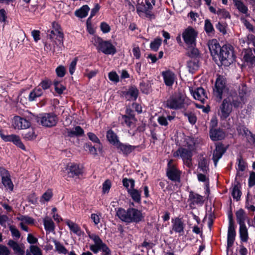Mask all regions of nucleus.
I'll use <instances>...</instances> for the list:
<instances>
[{
    "label": "nucleus",
    "instance_id": "f257e3e1",
    "mask_svg": "<svg viewBox=\"0 0 255 255\" xmlns=\"http://www.w3.org/2000/svg\"><path fill=\"white\" fill-rule=\"evenodd\" d=\"M208 47L213 58L215 60L219 59L222 64L228 65L234 61L233 51L231 47L224 45L221 47L216 39L210 40Z\"/></svg>",
    "mask_w": 255,
    "mask_h": 255
},
{
    "label": "nucleus",
    "instance_id": "f03ea898",
    "mask_svg": "<svg viewBox=\"0 0 255 255\" xmlns=\"http://www.w3.org/2000/svg\"><path fill=\"white\" fill-rule=\"evenodd\" d=\"M245 103L244 95L238 96L236 93H232L225 98L218 111V115L222 120L226 119L230 115L233 110V106L239 108Z\"/></svg>",
    "mask_w": 255,
    "mask_h": 255
},
{
    "label": "nucleus",
    "instance_id": "7ed1b4c3",
    "mask_svg": "<svg viewBox=\"0 0 255 255\" xmlns=\"http://www.w3.org/2000/svg\"><path fill=\"white\" fill-rule=\"evenodd\" d=\"M117 215L121 220L127 223H139L144 217L141 211L133 208H129L127 210L119 208L117 211Z\"/></svg>",
    "mask_w": 255,
    "mask_h": 255
},
{
    "label": "nucleus",
    "instance_id": "20e7f679",
    "mask_svg": "<svg viewBox=\"0 0 255 255\" xmlns=\"http://www.w3.org/2000/svg\"><path fill=\"white\" fill-rule=\"evenodd\" d=\"M87 234L89 238L94 242V244L90 245L89 247L90 250L92 252L96 254L99 252H102L104 253L103 255H111V250L98 235L91 233L89 231H87Z\"/></svg>",
    "mask_w": 255,
    "mask_h": 255
},
{
    "label": "nucleus",
    "instance_id": "39448f33",
    "mask_svg": "<svg viewBox=\"0 0 255 255\" xmlns=\"http://www.w3.org/2000/svg\"><path fill=\"white\" fill-rule=\"evenodd\" d=\"M91 41L98 51L105 54L114 55L116 53V48L110 41L103 40L101 37L95 35Z\"/></svg>",
    "mask_w": 255,
    "mask_h": 255
},
{
    "label": "nucleus",
    "instance_id": "423d86ee",
    "mask_svg": "<svg viewBox=\"0 0 255 255\" xmlns=\"http://www.w3.org/2000/svg\"><path fill=\"white\" fill-rule=\"evenodd\" d=\"M188 104V100L184 95L181 93L170 97L165 104L166 107L173 110L185 108Z\"/></svg>",
    "mask_w": 255,
    "mask_h": 255
},
{
    "label": "nucleus",
    "instance_id": "0eeeda50",
    "mask_svg": "<svg viewBox=\"0 0 255 255\" xmlns=\"http://www.w3.org/2000/svg\"><path fill=\"white\" fill-rule=\"evenodd\" d=\"M155 4V0H145V3L138 2L136 5V11L140 16L144 13L147 17L153 19L155 18V15L151 10Z\"/></svg>",
    "mask_w": 255,
    "mask_h": 255
},
{
    "label": "nucleus",
    "instance_id": "6e6552de",
    "mask_svg": "<svg viewBox=\"0 0 255 255\" xmlns=\"http://www.w3.org/2000/svg\"><path fill=\"white\" fill-rule=\"evenodd\" d=\"M197 32L192 27L188 26L182 34V38L185 44L189 47H192L195 45Z\"/></svg>",
    "mask_w": 255,
    "mask_h": 255
},
{
    "label": "nucleus",
    "instance_id": "1a4fd4ad",
    "mask_svg": "<svg viewBox=\"0 0 255 255\" xmlns=\"http://www.w3.org/2000/svg\"><path fill=\"white\" fill-rule=\"evenodd\" d=\"M226 80L223 76H219L216 81L213 89V94L215 97L220 101L222 99L223 94L226 91Z\"/></svg>",
    "mask_w": 255,
    "mask_h": 255
},
{
    "label": "nucleus",
    "instance_id": "9d476101",
    "mask_svg": "<svg viewBox=\"0 0 255 255\" xmlns=\"http://www.w3.org/2000/svg\"><path fill=\"white\" fill-rule=\"evenodd\" d=\"M38 121L44 127H51L55 126L58 121L57 117L51 114H43L38 117Z\"/></svg>",
    "mask_w": 255,
    "mask_h": 255
},
{
    "label": "nucleus",
    "instance_id": "9b49d317",
    "mask_svg": "<svg viewBox=\"0 0 255 255\" xmlns=\"http://www.w3.org/2000/svg\"><path fill=\"white\" fill-rule=\"evenodd\" d=\"M172 160H170L168 163L167 175L171 180L179 182L180 181V172L172 163Z\"/></svg>",
    "mask_w": 255,
    "mask_h": 255
},
{
    "label": "nucleus",
    "instance_id": "f8f14e48",
    "mask_svg": "<svg viewBox=\"0 0 255 255\" xmlns=\"http://www.w3.org/2000/svg\"><path fill=\"white\" fill-rule=\"evenodd\" d=\"M192 152V150L185 147L180 148L174 153L173 155L174 157L180 156L184 162H186L188 166H189L191 162Z\"/></svg>",
    "mask_w": 255,
    "mask_h": 255
},
{
    "label": "nucleus",
    "instance_id": "ddd939ff",
    "mask_svg": "<svg viewBox=\"0 0 255 255\" xmlns=\"http://www.w3.org/2000/svg\"><path fill=\"white\" fill-rule=\"evenodd\" d=\"M236 233L232 216H229V224L228 230L227 247L231 248L234 244Z\"/></svg>",
    "mask_w": 255,
    "mask_h": 255
},
{
    "label": "nucleus",
    "instance_id": "4468645a",
    "mask_svg": "<svg viewBox=\"0 0 255 255\" xmlns=\"http://www.w3.org/2000/svg\"><path fill=\"white\" fill-rule=\"evenodd\" d=\"M161 76L165 85L168 87H172L176 79V74L170 70L162 71Z\"/></svg>",
    "mask_w": 255,
    "mask_h": 255
},
{
    "label": "nucleus",
    "instance_id": "2eb2a0df",
    "mask_svg": "<svg viewBox=\"0 0 255 255\" xmlns=\"http://www.w3.org/2000/svg\"><path fill=\"white\" fill-rule=\"evenodd\" d=\"M12 126L15 129H25L30 126V123L25 119L15 116L12 120Z\"/></svg>",
    "mask_w": 255,
    "mask_h": 255
},
{
    "label": "nucleus",
    "instance_id": "dca6fc26",
    "mask_svg": "<svg viewBox=\"0 0 255 255\" xmlns=\"http://www.w3.org/2000/svg\"><path fill=\"white\" fill-rule=\"evenodd\" d=\"M1 138L5 141H11L16 146L25 150V147L24 144L22 143L19 137L15 134L4 135L0 133Z\"/></svg>",
    "mask_w": 255,
    "mask_h": 255
},
{
    "label": "nucleus",
    "instance_id": "f3484780",
    "mask_svg": "<svg viewBox=\"0 0 255 255\" xmlns=\"http://www.w3.org/2000/svg\"><path fill=\"white\" fill-rule=\"evenodd\" d=\"M204 198L203 196L190 191L189 192L188 201L189 202L190 207L195 208L197 205H202L204 203Z\"/></svg>",
    "mask_w": 255,
    "mask_h": 255
},
{
    "label": "nucleus",
    "instance_id": "a211bd4d",
    "mask_svg": "<svg viewBox=\"0 0 255 255\" xmlns=\"http://www.w3.org/2000/svg\"><path fill=\"white\" fill-rule=\"evenodd\" d=\"M185 224L181 219L176 218L172 220V231L176 233H178L180 235H183L184 233V228Z\"/></svg>",
    "mask_w": 255,
    "mask_h": 255
},
{
    "label": "nucleus",
    "instance_id": "6ab92c4d",
    "mask_svg": "<svg viewBox=\"0 0 255 255\" xmlns=\"http://www.w3.org/2000/svg\"><path fill=\"white\" fill-rule=\"evenodd\" d=\"M190 91L195 99L199 100L202 103H204L207 99V94L203 88H198L194 91L190 88Z\"/></svg>",
    "mask_w": 255,
    "mask_h": 255
},
{
    "label": "nucleus",
    "instance_id": "aec40b11",
    "mask_svg": "<svg viewBox=\"0 0 255 255\" xmlns=\"http://www.w3.org/2000/svg\"><path fill=\"white\" fill-rule=\"evenodd\" d=\"M226 149L222 144H218L216 148L213 151L212 159L213 160L215 166H217L219 160L222 157L225 152Z\"/></svg>",
    "mask_w": 255,
    "mask_h": 255
},
{
    "label": "nucleus",
    "instance_id": "412c9836",
    "mask_svg": "<svg viewBox=\"0 0 255 255\" xmlns=\"http://www.w3.org/2000/svg\"><path fill=\"white\" fill-rule=\"evenodd\" d=\"M67 175L69 177L78 176L82 173V169L77 164H71L67 168Z\"/></svg>",
    "mask_w": 255,
    "mask_h": 255
},
{
    "label": "nucleus",
    "instance_id": "4be33fe9",
    "mask_svg": "<svg viewBox=\"0 0 255 255\" xmlns=\"http://www.w3.org/2000/svg\"><path fill=\"white\" fill-rule=\"evenodd\" d=\"M1 181L2 184L7 190H9L10 191L13 190L14 185L10 179V174L7 170H4L2 173Z\"/></svg>",
    "mask_w": 255,
    "mask_h": 255
},
{
    "label": "nucleus",
    "instance_id": "5701e85b",
    "mask_svg": "<svg viewBox=\"0 0 255 255\" xmlns=\"http://www.w3.org/2000/svg\"><path fill=\"white\" fill-rule=\"evenodd\" d=\"M136 148V146L131 145L127 143H123L121 142L119 143L116 148L119 151L120 153H122L124 155H128L131 153Z\"/></svg>",
    "mask_w": 255,
    "mask_h": 255
},
{
    "label": "nucleus",
    "instance_id": "b1692460",
    "mask_svg": "<svg viewBox=\"0 0 255 255\" xmlns=\"http://www.w3.org/2000/svg\"><path fill=\"white\" fill-rule=\"evenodd\" d=\"M236 216L237 223L240 226H246V220L248 221V224L250 225V220L243 209H240L238 210L236 213Z\"/></svg>",
    "mask_w": 255,
    "mask_h": 255
},
{
    "label": "nucleus",
    "instance_id": "393cba45",
    "mask_svg": "<svg viewBox=\"0 0 255 255\" xmlns=\"http://www.w3.org/2000/svg\"><path fill=\"white\" fill-rule=\"evenodd\" d=\"M106 136L109 142L116 147L121 142L117 134L112 129L107 131Z\"/></svg>",
    "mask_w": 255,
    "mask_h": 255
},
{
    "label": "nucleus",
    "instance_id": "a878e982",
    "mask_svg": "<svg viewBox=\"0 0 255 255\" xmlns=\"http://www.w3.org/2000/svg\"><path fill=\"white\" fill-rule=\"evenodd\" d=\"M66 225L69 228L70 231L78 236L81 237L84 235V232L81 230L80 227L74 222L67 220L66 222Z\"/></svg>",
    "mask_w": 255,
    "mask_h": 255
},
{
    "label": "nucleus",
    "instance_id": "bb28decb",
    "mask_svg": "<svg viewBox=\"0 0 255 255\" xmlns=\"http://www.w3.org/2000/svg\"><path fill=\"white\" fill-rule=\"evenodd\" d=\"M56 26L57 28L55 29V30H51L50 32V34H49V37L50 38H52L53 35L56 36V39L59 42V45L61 47L63 46V33L58 29L59 25L56 24Z\"/></svg>",
    "mask_w": 255,
    "mask_h": 255
},
{
    "label": "nucleus",
    "instance_id": "cd10ccee",
    "mask_svg": "<svg viewBox=\"0 0 255 255\" xmlns=\"http://www.w3.org/2000/svg\"><path fill=\"white\" fill-rule=\"evenodd\" d=\"M210 136L213 140H219L224 137L225 134L221 130L211 129L210 131Z\"/></svg>",
    "mask_w": 255,
    "mask_h": 255
},
{
    "label": "nucleus",
    "instance_id": "c85d7f7f",
    "mask_svg": "<svg viewBox=\"0 0 255 255\" xmlns=\"http://www.w3.org/2000/svg\"><path fill=\"white\" fill-rule=\"evenodd\" d=\"M128 192L135 202L139 203L141 202V193L139 191L133 187L128 189Z\"/></svg>",
    "mask_w": 255,
    "mask_h": 255
},
{
    "label": "nucleus",
    "instance_id": "c756f323",
    "mask_svg": "<svg viewBox=\"0 0 255 255\" xmlns=\"http://www.w3.org/2000/svg\"><path fill=\"white\" fill-rule=\"evenodd\" d=\"M135 122V117L131 115L130 116L127 115L122 116L121 122L123 125H125L128 128H131L134 126Z\"/></svg>",
    "mask_w": 255,
    "mask_h": 255
},
{
    "label": "nucleus",
    "instance_id": "7c9ffc66",
    "mask_svg": "<svg viewBox=\"0 0 255 255\" xmlns=\"http://www.w3.org/2000/svg\"><path fill=\"white\" fill-rule=\"evenodd\" d=\"M174 119V116L171 115H167V116H165L162 115L158 117L157 121L160 125L167 127L168 125V121H171Z\"/></svg>",
    "mask_w": 255,
    "mask_h": 255
},
{
    "label": "nucleus",
    "instance_id": "2f4dec72",
    "mask_svg": "<svg viewBox=\"0 0 255 255\" xmlns=\"http://www.w3.org/2000/svg\"><path fill=\"white\" fill-rule=\"evenodd\" d=\"M89 10V7L87 5H84L75 11V15L81 18H84L87 16Z\"/></svg>",
    "mask_w": 255,
    "mask_h": 255
},
{
    "label": "nucleus",
    "instance_id": "473e14b6",
    "mask_svg": "<svg viewBox=\"0 0 255 255\" xmlns=\"http://www.w3.org/2000/svg\"><path fill=\"white\" fill-rule=\"evenodd\" d=\"M138 93L137 89L132 87L125 94L126 99L128 101H134L137 97Z\"/></svg>",
    "mask_w": 255,
    "mask_h": 255
},
{
    "label": "nucleus",
    "instance_id": "72a5a7b5",
    "mask_svg": "<svg viewBox=\"0 0 255 255\" xmlns=\"http://www.w3.org/2000/svg\"><path fill=\"white\" fill-rule=\"evenodd\" d=\"M43 93V90L41 88L39 87H36L30 93L28 97L29 100L30 101H33L37 98L42 95Z\"/></svg>",
    "mask_w": 255,
    "mask_h": 255
},
{
    "label": "nucleus",
    "instance_id": "f704fd0d",
    "mask_svg": "<svg viewBox=\"0 0 255 255\" xmlns=\"http://www.w3.org/2000/svg\"><path fill=\"white\" fill-rule=\"evenodd\" d=\"M233 1L236 7L239 11L245 14L246 16H249L248 8L242 1L240 0H233Z\"/></svg>",
    "mask_w": 255,
    "mask_h": 255
},
{
    "label": "nucleus",
    "instance_id": "c9c22d12",
    "mask_svg": "<svg viewBox=\"0 0 255 255\" xmlns=\"http://www.w3.org/2000/svg\"><path fill=\"white\" fill-rule=\"evenodd\" d=\"M239 235L241 242H247L249 239L248 229L246 226H240Z\"/></svg>",
    "mask_w": 255,
    "mask_h": 255
},
{
    "label": "nucleus",
    "instance_id": "e433bc0d",
    "mask_svg": "<svg viewBox=\"0 0 255 255\" xmlns=\"http://www.w3.org/2000/svg\"><path fill=\"white\" fill-rule=\"evenodd\" d=\"M87 135L91 141L97 144V149H98V151L99 152H102L103 149V145L97 135L94 133L90 132L87 133Z\"/></svg>",
    "mask_w": 255,
    "mask_h": 255
},
{
    "label": "nucleus",
    "instance_id": "4c0bfd02",
    "mask_svg": "<svg viewBox=\"0 0 255 255\" xmlns=\"http://www.w3.org/2000/svg\"><path fill=\"white\" fill-rule=\"evenodd\" d=\"M67 133L71 137L81 136L83 134L84 130L80 126H76L72 129L68 130Z\"/></svg>",
    "mask_w": 255,
    "mask_h": 255
},
{
    "label": "nucleus",
    "instance_id": "58836bf2",
    "mask_svg": "<svg viewBox=\"0 0 255 255\" xmlns=\"http://www.w3.org/2000/svg\"><path fill=\"white\" fill-rule=\"evenodd\" d=\"M53 242L55 245V251L58 252V254L66 255L68 253L67 250L59 242L54 240Z\"/></svg>",
    "mask_w": 255,
    "mask_h": 255
},
{
    "label": "nucleus",
    "instance_id": "ea45409f",
    "mask_svg": "<svg viewBox=\"0 0 255 255\" xmlns=\"http://www.w3.org/2000/svg\"><path fill=\"white\" fill-rule=\"evenodd\" d=\"M187 17L190 20L192 23H198L199 24L200 20V16L198 13L194 11H191L187 14Z\"/></svg>",
    "mask_w": 255,
    "mask_h": 255
},
{
    "label": "nucleus",
    "instance_id": "a19ab883",
    "mask_svg": "<svg viewBox=\"0 0 255 255\" xmlns=\"http://www.w3.org/2000/svg\"><path fill=\"white\" fill-rule=\"evenodd\" d=\"M23 138L27 140H34L37 136L33 128L29 129L28 131L22 133Z\"/></svg>",
    "mask_w": 255,
    "mask_h": 255
},
{
    "label": "nucleus",
    "instance_id": "79ce46f5",
    "mask_svg": "<svg viewBox=\"0 0 255 255\" xmlns=\"http://www.w3.org/2000/svg\"><path fill=\"white\" fill-rule=\"evenodd\" d=\"M184 147L193 151L195 147V140L191 137H187L185 140Z\"/></svg>",
    "mask_w": 255,
    "mask_h": 255
},
{
    "label": "nucleus",
    "instance_id": "37998d69",
    "mask_svg": "<svg viewBox=\"0 0 255 255\" xmlns=\"http://www.w3.org/2000/svg\"><path fill=\"white\" fill-rule=\"evenodd\" d=\"M45 229L49 233L52 232L54 230V224L51 219L47 218L43 220Z\"/></svg>",
    "mask_w": 255,
    "mask_h": 255
},
{
    "label": "nucleus",
    "instance_id": "c03bdc74",
    "mask_svg": "<svg viewBox=\"0 0 255 255\" xmlns=\"http://www.w3.org/2000/svg\"><path fill=\"white\" fill-rule=\"evenodd\" d=\"M198 167L203 172L207 173L209 170L208 161L203 157L200 158L198 163Z\"/></svg>",
    "mask_w": 255,
    "mask_h": 255
},
{
    "label": "nucleus",
    "instance_id": "a18cd8bd",
    "mask_svg": "<svg viewBox=\"0 0 255 255\" xmlns=\"http://www.w3.org/2000/svg\"><path fill=\"white\" fill-rule=\"evenodd\" d=\"M197 178H198V180L199 181L204 182L205 189L207 191H209V181L208 177H207L206 175H205L203 174L198 173L197 174Z\"/></svg>",
    "mask_w": 255,
    "mask_h": 255
},
{
    "label": "nucleus",
    "instance_id": "49530a36",
    "mask_svg": "<svg viewBox=\"0 0 255 255\" xmlns=\"http://www.w3.org/2000/svg\"><path fill=\"white\" fill-rule=\"evenodd\" d=\"M53 196L52 191L50 189L47 190L42 196L40 199L41 203H44L45 202L49 201Z\"/></svg>",
    "mask_w": 255,
    "mask_h": 255
},
{
    "label": "nucleus",
    "instance_id": "de8ad7c7",
    "mask_svg": "<svg viewBox=\"0 0 255 255\" xmlns=\"http://www.w3.org/2000/svg\"><path fill=\"white\" fill-rule=\"evenodd\" d=\"M84 149L86 151H89V152L93 155L97 154V151L98 149H97V145L96 147L95 146H93L91 143H86L84 145Z\"/></svg>",
    "mask_w": 255,
    "mask_h": 255
},
{
    "label": "nucleus",
    "instance_id": "09e8293b",
    "mask_svg": "<svg viewBox=\"0 0 255 255\" xmlns=\"http://www.w3.org/2000/svg\"><path fill=\"white\" fill-rule=\"evenodd\" d=\"M237 130L239 135H242L245 137L250 133V131L244 126H239Z\"/></svg>",
    "mask_w": 255,
    "mask_h": 255
},
{
    "label": "nucleus",
    "instance_id": "8fccbe9b",
    "mask_svg": "<svg viewBox=\"0 0 255 255\" xmlns=\"http://www.w3.org/2000/svg\"><path fill=\"white\" fill-rule=\"evenodd\" d=\"M204 29L208 34L213 33L214 31L213 25L209 19H207L205 20Z\"/></svg>",
    "mask_w": 255,
    "mask_h": 255
},
{
    "label": "nucleus",
    "instance_id": "3c124183",
    "mask_svg": "<svg viewBox=\"0 0 255 255\" xmlns=\"http://www.w3.org/2000/svg\"><path fill=\"white\" fill-rule=\"evenodd\" d=\"M217 14L220 18H230V14L229 12L225 9H219L217 11Z\"/></svg>",
    "mask_w": 255,
    "mask_h": 255
},
{
    "label": "nucleus",
    "instance_id": "603ef678",
    "mask_svg": "<svg viewBox=\"0 0 255 255\" xmlns=\"http://www.w3.org/2000/svg\"><path fill=\"white\" fill-rule=\"evenodd\" d=\"M123 185L127 189L128 191L130 188L134 187V181L133 179L124 178L123 180Z\"/></svg>",
    "mask_w": 255,
    "mask_h": 255
},
{
    "label": "nucleus",
    "instance_id": "864d4df0",
    "mask_svg": "<svg viewBox=\"0 0 255 255\" xmlns=\"http://www.w3.org/2000/svg\"><path fill=\"white\" fill-rule=\"evenodd\" d=\"M244 59L247 62L249 63L252 65H255V56H253L252 53H246L244 56Z\"/></svg>",
    "mask_w": 255,
    "mask_h": 255
},
{
    "label": "nucleus",
    "instance_id": "5fc2aeb1",
    "mask_svg": "<svg viewBox=\"0 0 255 255\" xmlns=\"http://www.w3.org/2000/svg\"><path fill=\"white\" fill-rule=\"evenodd\" d=\"M161 39L159 38L154 39V41L150 43V48L154 51H157L161 45Z\"/></svg>",
    "mask_w": 255,
    "mask_h": 255
},
{
    "label": "nucleus",
    "instance_id": "6e6d98bb",
    "mask_svg": "<svg viewBox=\"0 0 255 255\" xmlns=\"http://www.w3.org/2000/svg\"><path fill=\"white\" fill-rule=\"evenodd\" d=\"M30 251L33 255H42L41 250L36 246H31L30 247Z\"/></svg>",
    "mask_w": 255,
    "mask_h": 255
},
{
    "label": "nucleus",
    "instance_id": "4d7b16f0",
    "mask_svg": "<svg viewBox=\"0 0 255 255\" xmlns=\"http://www.w3.org/2000/svg\"><path fill=\"white\" fill-rule=\"evenodd\" d=\"M9 230L11 233V235L15 239H19L20 237V233L19 231L14 226H10Z\"/></svg>",
    "mask_w": 255,
    "mask_h": 255
},
{
    "label": "nucleus",
    "instance_id": "13d9d810",
    "mask_svg": "<svg viewBox=\"0 0 255 255\" xmlns=\"http://www.w3.org/2000/svg\"><path fill=\"white\" fill-rule=\"evenodd\" d=\"M232 195L233 197L237 200H238L240 198L241 192L237 186H235L233 188Z\"/></svg>",
    "mask_w": 255,
    "mask_h": 255
},
{
    "label": "nucleus",
    "instance_id": "bf43d9fd",
    "mask_svg": "<svg viewBox=\"0 0 255 255\" xmlns=\"http://www.w3.org/2000/svg\"><path fill=\"white\" fill-rule=\"evenodd\" d=\"M109 79L114 82L117 83L119 81V77L116 72L112 71L108 75Z\"/></svg>",
    "mask_w": 255,
    "mask_h": 255
},
{
    "label": "nucleus",
    "instance_id": "052dcab7",
    "mask_svg": "<svg viewBox=\"0 0 255 255\" xmlns=\"http://www.w3.org/2000/svg\"><path fill=\"white\" fill-rule=\"evenodd\" d=\"M100 28H101V31L104 33H108L111 30L110 26L107 23H106L105 22H102L101 23Z\"/></svg>",
    "mask_w": 255,
    "mask_h": 255
},
{
    "label": "nucleus",
    "instance_id": "680f3d73",
    "mask_svg": "<svg viewBox=\"0 0 255 255\" xmlns=\"http://www.w3.org/2000/svg\"><path fill=\"white\" fill-rule=\"evenodd\" d=\"M111 187V182L109 180H106L103 184V192L108 193Z\"/></svg>",
    "mask_w": 255,
    "mask_h": 255
},
{
    "label": "nucleus",
    "instance_id": "e2e57ef3",
    "mask_svg": "<svg viewBox=\"0 0 255 255\" xmlns=\"http://www.w3.org/2000/svg\"><path fill=\"white\" fill-rule=\"evenodd\" d=\"M65 68L63 66H59L56 69L57 75L60 77H63L65 75Z\"/></svg>",
    "mask_w": 255,
    "mask_h": 255
},
{
    "label": "nucleus",
    "instance_id": "0e129e2a",
    "mask_svg": "<svg viewBox=\"0 0 255 255\" xmlns=\"http://www.w3.org/2000/svg\"><path fill=\"white\" fill-rule=\"evenodd\" d=\"M43 90H46L50 88L51 85V82L48 79L43 80L40 84Z\"/></svg>",
    "mask_w": 255,
    "mask_h": 255
},
{
    "label": "nucleus",
    "instance_id": "69168bd1",
    "mask_svg": "<svg viewBox=\"0 0 255 255\" xmlns=\"http://www.w3.org/2000/svg\"><path fill=\"white\" fill-rule=\"evenodd\" d=\"M237 169L241 171H243L245 169V162L242 158H239L238 159Z\"/></svg>",
    "mask_w": 255,
    "mask_h": 255
},
{
    "label": "nucleus",
    "instance_id": "338daca9",
    "mask_svg": "<svg viewBox=\"0 0 255 255\" xmlns=\"http://www.w3.org/2000/svg\"><path fill=\"white\" fill-rule=\"evenodd\" d=\"M216 28L223 34L226 33V24L225 23H222L219 22L216 25Z\"/></svg>",
    "mask_w": 255,
    "mask_h": 255
},
{
    "label": "nucleus",
    "instance_id": "774afa93",
    "mask_svg": "<svg viewBox=\"0 0 255 255\" xmlns=\"http://www.w3.org/2000/svg\"><path fill=\"white\" fill-rule=\"evenodd\" d=\"M255 185V172H252L250 173L249 179V185L250 187H253Z\"/></svg>",
    "mask_w": 255,
    "mask_h": 255
}]
</instances>
